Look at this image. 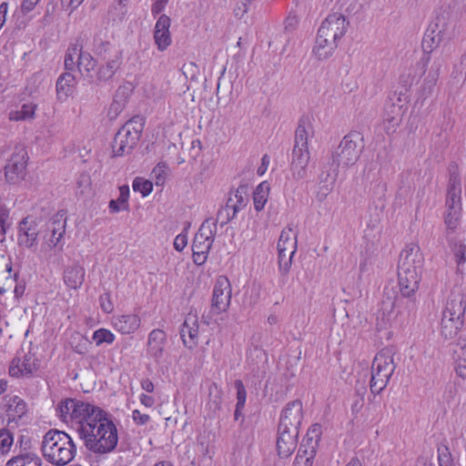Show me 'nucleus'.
I'll return each mask as SVG.
<instances>
[{
    "instance_id": "nucleus-23",
    "label": "nucleus",
    "mask_w": 466,
    "mask_h": 466,
    "mask_svg": "<svg viewBox=\"0 0 466 466\" xmlns=\"http://www.w3.org/2000/svg\"><path fill=\"white\" fill-rule=\"evenodd\" d=\"M166 343V332L160 329H154L148 334L147 355L156 361H158L163 357Z\"/></svg>"
},
{
    "instance_id": "nucleus-57",
    "label": "nucleus",
    "mask_w": 466,
    "mask_h": 466,
    "mask_svg": "<svg viewBox=\"0 0 466 466\" xmlns=\"http://www.w3.org/2000/svg\"><path fill=\"white\" fill-rule=\"evenodd\" d=\"M141 388L148 393H152L155 390L154 383L149 379H145L141 381Z\"/></svg>"
},
{
    "instance_id": "nucleus-45",
    "label": "nucleus",
    "mask_w": 466,
    "mask_h": 466,
    "mask_svg": "<svg viewBox=\"0 0 466 466\" xmlns=\"http://www.w3.org/2000/svg\"><path fill=\"white\" fill-rule=\"evenodd\" d=\"M167 175V166L165 163H158L152 170V177L157 186L164 185Z\"/></svg>"
},
{
    "instance_id": "nucleus-28",
    "label": "nucleus",
    "mask_w": 466,
    "mask_h": 466,
    "mask_svg": "<svg viewBox=\"0 0 466 466\" xmlns=\"http://www.w3.org/2000/svg\"><path fill=\"white\" fill-rule=\"evenodd\" d=\"M66 226V218L63 211L57 212L51 220L50 228L52 236L48 240V246L50 248L56 247L61 241Z\"/></svg>"
},
{
    "instance_id": "nucleus-52",
    "label": "nucleus",
    "mask_w": 466,
    "mask_h": 466,
    "mask_svg": "<svg viewBox=\"0 0 466 466\" xmlns=\"http://www.w3.org/2000/svg\"><path fill=\"white\" fill-rule=\"evenodd\" d=\"M167 0H156L151 7V12L154 16L159 15L166 7Z\"/></svg>"
},
{
    "instance_id": "nucleus-21",
    "label": "nucleus",
    "mask_w": 466,
    "mask_h": 466,
    "mask_svg": "<svg viewBox=\"0 0 466 466\" xmlns=\"http://www.w3.org/2000/svg\"><path fill=\"white\" fill-rule=\"evenodd\" d=\"M170 18L162 15L157 20L154 28V42L159 51H165L172 43L170 34Z\"/></svg>"
},
{
    "instance_id": "nucleus-14",
    "label": "nucleus",
    "mask_w": 466,
    "mask_h": 466,
    "mask_svg": "<svg viewBox=\"0 0 466 466\" xmlns=\"http://www.w3.org/2000/svg\"><path fill=\"white\" fill-rule=\"evenodd\" d=\"M39 368L37 359L28 353L12 360L9 365V375L13 378H31Z\"/></svg>"
},
{
    "instance_id": "nucleus-63",
    "label": "nucleus",
    "mask_w": 466,
    "mask_h": 466,
    "mask_svg": "<svg viewBox=\"0 0 466 466\" xmlns=\"http://www.w3.org/2000/svg\"><path fill=\"white\" fill-rule=\"evenodd\" d=\"M346 466H362L360 461L358 458H353Z\"/></svg>"
},
{
    "instance_id": "nucleus-38",
    "label": "nucleus",
    "mask_w": 466,
    "mask_h": 466,
    "mask_svg": "<svg viewBox=\"0 0 466 466\" xmlns=\"http://www.w3.org/2000/svg\"><path fill=\"white\" fill-rule=\"evenodd\" d=\"M454 355L456 374L462 379H466V344L456 350Z\"/></svg>"
},
{
    "instance_id": "nucleus-17",
    "label": "nucleus",
    "mask_w": 466,
    "mask_h": 466,
    "mask_svg": "<svg viewBox=\"0 0 466 466\" xmlns=\"http://www.w3.org/2000/svg\"><path fill=\"white\" fill-rule=\"evenodd\" d=\"M303 419V405L299 400L289 402L282 410L279 426L286 429L299 428Z\"/></svg>"
},
{
    "instance_id": "nucleus-3",
    "label": "nucleus",
    "mask_w": 466,
    "mask_h": 466,
    "mask_svg": "<svg viewBox=\"0 0 466 466\" xmlns=\"http://www.w3.org/2000/svg\"><path fill=\"white\" fill-rule=\"evenodd\" d=\"M45 460L54 466H66L77 452L73 438L63 431L50 430L43 437L41 445Z\"/></svg>"
},
{
    "instance_id": "nucleus-64",
    "label": "nucleus",
    "mask_w": 466,
    "mask_h": 466,
    "mask_svg": "<svg viewBox=\"0 0 466 466\" xmlns=\"http://www.w3.org/2000/svg\"><path fill=\"white\" fill-rule=\"evenodd\" d=\"M380 466H392V462L390 460H382Z\"/></svg>"
},
{
    "instance_id": "nucleus-55",
    "label": "nucleus",
    "mask_w": 466,
    "mask_h": 466,
    "mask_svg": "<svg viewBox=\"0 0 466 466\" xmlns=\"http://www.w3.org/2000/svg\"><path fill=\"white\" fill-rule=\"evenodd\" d=\"M139 400L140 403L147 408H151L155 404V399L152 396L145 393L140 394Z\"/></svg>"
},
{
    "instance_id": "nucleus-53",
    "label": "nucleus",
    "mask_w": 466,
    "mask_h": 466,
    "mask_svg": "<svg viewBox=\"0 0 466 466\" xmlns=\"http://www.w3.org/2000/svg\"><path fill=\"white\" fill-rule=\"evenodd\" d=\"M77 185L83 193L84 189L88 188L91 186L90 177L86 174H81L77 179Z\"/></svg>"
},
{
    "instance_id": "nucleus-42",
    "label": "nucleus",
    "mask_w": 466,
    "mask_h": 466,
    "mask_svg": "<svg viewBox=\"0 0 466 466\" xmlns=\"http://www.w3.org/2000/svg\"><path fill=\"white\" fill-rule=\"evenodd\" d=\"M133 190L139 192L143 198L147 197L153 190V183L143 177H136L132 184Z\"/></svg>"
},
{
    "instance_id": "nucleus-39",
    "label": "nucleus",
    "mask_w": 466,
    "mask_h": 466,
    "mask_svg": "<svg viewBox=\"0 0 466 466\" xmlns=\"http://www.w3.org/2000/svg\"><path fill=\"white\" fill-rule=\"evenodd\" d=\"M437 459L439 466H456L450 448L446 443H440L438 445Z\"/></svg>"
},
{
    "instance_id": "nucleus-36",
    "label": "nucleus",
    "mask_w": 466,
    "mask_h": 466,
    "mask_svg": "<svg viewBox=\"0 0 466 466\" xmlns=\"http://www.w3.org/2000/svg\"><path fill=\"white\" fill-rule=\"evenodd\" d=\"M111 49L109 41L105 40L101 35H96L93 38L92 50L99 57L105 59Z\"/></svg>"
},
{
    "instance_id": "nucleus-24",
    "label": "nucleus",
    "mask_w": 466,
    "mask_h": 466,
    "mask_svg": "<svg viewBox=\"0 0 466 466\" xmlns=\"http://www.w3.org/2000/svg\"><path fill=\"white\" fill-rule=\"evenodd\" d=\"M86 278V270L84 267L74 264L65 268L63 273V281L68 289H79Z\"/></svg>"
},
{
    "instance_id": "nucleus-22",
    "label": "nucleus",
    "mask_w": 466,
    "mask_h": 466,
    "mask_svg": "<svg viewBox=\"0 0 466 466\" xmlns=\"http://www.w3.org/2000/svg\"><path fill=\"white\" fill-rule=\"evenodd\" d=\"M5 414L6 416L7 425L17 424L18 421L26 414L27 404L19 396H11L5 398Z\"/></svg>"
},
{
    "instance_id": "nucleus-54",
    "label": "nucleus",
    "mask_w": 466,
    "mask_h": 466,
    "mask_svg": "<svg viewBox=\"0 0 466 466\" xmlns=\"http://www.w3.org/2000/svg\"><path fill=\"white\" fill-rule=\"evenodd\" d=\"M209 252H200V250L193 251V261L195 264L200 266L203 265L207 258Z\"/></svg>"
},
{
    "instance_id": "nucleus-8",
    "label": "nucleus",
    "mask_w": 466,
    "mask_h": 466,
    "mask_svg": "<svg viewBox=\"0 0 466 466\" xmlns=\"http://www.w3.org/2000/svg\"><path fill=\"white\" fill-rule=\"evenodd\" d=\"M143 127L141 124L130 120L116 134L112 148L116 156L129 152L139 141Z\"/></svg>"
},
{
    "instance_id": "nucleus-5",
    "label": "nucleus",
    "mask_w": 466,
    "mask_h": 466,
    "mask_svg": "<svg viewBox=\"0 0 466 466\" xmlns=\"http://www.w3.org/2000/svg\"><path fill=\"white\" fill-rule=\"evenodd\" d=\"M313 135V128L309 120H300L295 132V145L292 152L291 171L297 179L306 176V167L310 154L309 149V137Z\"/></svg>"
},
{
    "instance_id": "nucleus-12",
    "label": "nucleus",
    "mask_w": 466,
    "mask_h": 466,
    "mask_svg": "<svg viewBox=\"0 0 466 466\" xmlns=\"http://www.w3.org/2000/svg\"><path fill=\"white\" fill-rule=\"evenodd\" d=\"M362 139L359 136H345L339 144V162L344 166L354 165L362 152Z\"/></svg>"
},
{
    "instance_id": "nucleus-9",
    "label": "nucleus",
    "mask_w": 466,
    "mask_h": 466,
    "mask_svg": "<svg viewBox=\"0 0 466 466\" xmlns=\"http://www.w3.org/2000/svg\"><path fill=\"white\" fill-rule=\"evenodd\" d=\"M297 244L296 231L290 227L283 228L277 245L279 267L282 274H287L291 268L292 259L297 251Z\"/></svg>"
},
{
    "instance_id": "nucleus-48",
    "label": "nucleus",
    "mask_w": 466,
    "mask_h": 466,
    "mask_svg": "<svg viewBox=\"0 0 466 466\" xmlns=\"http://www.w3.org/2000/svg\"><path fill=\"white\" fill-rule=\"evenodd\" d=\"M99 304L101 309L105 313H111L115 309L114 303L111 299V294L109 292H105L99 297Z\"/></svg>"
},
{
    "instance_id": "nucleus-43",
    "label": "nucleus",
    "mask_w": 466,
    "mask_h": 466,
    "mask_svg": "<svg viewBox=\"0 0 466 466\" xmlns=\"http://www.w3.org/2000/svg\"><path fill=\"white\" fill-rule=\"evenodd\" d=\"M440 37L435 34V31L426 33L421 43L422 49L425 53L430 54L438 46Z\"/></svg>"
},
{
    "instance_id": "nucleus-18",
    "label": "nucleus",
    "mask_w": 466,
    "mask_h": 466,
    "mask_svg": "<svg viewBox=\"0 0 466 466\" xmlns=\"http://www.w3.org/2000/svg\"><path fill=\"white\" fill-rule=\"evenodd\" d=\"M216 228V224L209 220H206L202 223L195 235L192 251L200 250V252H209L214 242Z\"/></svg>"
},
{
    "instance_id": "nucleus-60",
    "label": "nucleus",
    "mask_w": 466,
    "mask_h": 466,
    "mask_svg": "<svg viewBox=\"0 0 466 466\" xmlns=\"http://www.w3.org/2000/svg\"><path fill=\"white\" fill-rule=\"evenodd\" d=\"M247 12L246 4L242 3L241 6H238L234 10V13L237 16L242 15L244 13Z\"/></svg>"
},
{
    "instance_id": "nucleus-26",
    "label": "nucleus",
    "mask_w": 466,
    "mask_h": 466,
    "mask_svg": "<svg viewBox=\"0 0 466 466\" xmlns=\"http://www.w3.org/2000/svg\"><path fill=\"white\" fill-rule=\"evenodd\" d=\"M41 457L34 451L24 450L11 457L5 466H42Z\"/></svg>"
},
{
    "instance_id": "nucleus-61",
    "label": "nucleus",
    "mask_w": 466,
    "mask_h": 466,
    "mask_svg": "<svg viewBox=\"0 0 466 466\" xmlns=\"http://www.w3.org/2000/svg\"><path fill=\"white\" fill-rule=\"evenodd\" d=\"M84 0H70L69 3H68V5L70 7V11H74L76 7H78L81 3L83 2Z\"/></svg>"
},
{
    "instance_id": "nucleus-4",
    "label": "nucleus",
    "mask_w": 466,
    "mask_h": 466,
    "mask_svg": "<svg viewBox=\"0 0 466 466\" xmlns=\"http://www.w3.org/2000/svg\"><path fill=\"white\" fill-rule=\"evenodd\" d=\"M56 410L63 422L79 425L81 433L86 424L93 423L104 411L94 404L76 399H66L60 401Z\"/></svg>"
},
{
    "instance_id": "nucleus-59",
    "label": "nucleus",
    "mask_w": 466,
    "mask_h": 466,
    "mask_svg": "<svg viewBox=\"0 0 466 466\" xmlns=\"http://www.w3.org/2000/svg\"><path fill=\"white\" fill-rule=\"evenodd\" d=\"M83 339V341H84V344H83V345L76 346V349H75L76 352H77V353H79V354H84V353H86V344H87V341H86V339Z\"/></svg>"
},
{
    "instance_id": "nucleus-10",
    "label": "nucleus",
    "mask_w": 466,
    "mask_h": 466,
    "mask_svg": "<svg viewBox=\"0 0 466 466\" xmlns=\"http://www.w3.org/2000/svg\"><path fill=\"white\" fill-rule=\"evenodd\" d=\"M28 154L25 147H15L5 166V177L7 183L20 184L27 174Z\"/></svg>"
},
{
    "instance_id": "nucleus-7",
    "label": "nucleus",
    "mask_w": 466,
    "mask_h": 466,
    "mask_svg": "<svg viewBox=\"0 0 466 466\" xmlns=\"http://www.w3.org/2000/svg\"><path fill=\"white\" fill-rule=\"evenodd\" d=\"M395 370L393 353L384 348L374 357L371 367L370 390L379 394L384 390Z\"/></svg>"
},
{
    "instance_id": "nucleus-50",
    "label": "nucleus",
    "mask_w": 466,
    "mask_h": 466,
    "mask_svg": "<svg viewBox=\"0 0 466 466\" xmlns=\"http://www.w3.org/2000/svg\"><path fill=\"white\" fill-rule=\"evenodd\" d=\"M187 245V234H178L174 240V248L177 251H182Z\"/></svg>"
},
{
    "instance_id": "nucleus-40",
    "label": "nucleus",
    "mask_w": 466,
    "mask_h": 466,
    "mask_svg": "<svg viewBox=\"0 0 466 466\" xmlns=\"http://www.w3.org/2000/svg\"><path fill=\"white\" fill-rule=\"evenodd\" d=\"M92 339L99 347L104 343L112 344L116 339V336L111 330L100 328L93 332Z\"/></svg>"
},
{
    "instance_id": "nucleus-15",
    "label": "nucleus",
    "mask_w": 466,
    "mask_h": 466,
    "mask_svg": "<svg viewBox=\"0 0 466 466\" xmlns=\"http://www.w3.org/2000/svg\"><path fill=\"white\" fill-rule=\"evenodd\" d=\"M110 323L121 335H133L141 328L142 319L139 313L129 312L113 316Z\"/></svg>"
},
{
    "instance_id": "nucleus-25",
    "label": "nucleus",
    "mask_w": 466,
    "mask_h": 466,
    "mask_svg": "<svg viewBox=\"0 0 466 466\" xmlns=\"http://www.w3.org/2000/svg\"><path fill=\"white\" fill-rule=\"evenodd\" d=\"M466 300L462 294H456L449 299L442 316L450 319L464 320Z\"/></svg>"
},
{
    "instance_id": "nucleus-11",
    "label": "nucleus",
    "mask_w": 466,
    "mask_h": 466,
    "mask_svg": "<svg viewBox=\"0 0 466 466\" xmlns=\"http://www.w3.org/2000/svg\"><path fill=\"white\" fill-rule=\"evenodd\" d=\"M232 288L229 279L226 276H218L216 279L211 299V310L215 314L226 312L230 305Z\"/></svg>"
},
{
    "instance_id": "nucleus-16",
    "label": "nucleus",
    "mask_w": 466,
    "mask_h": 466,
    "mask_svg": "<svg viewBox=\"0 0 466 466\" xmlns=\"http://www.w3.org/2000/svg\"><path fill=\"white\" fill-rule=\"evenodd\" d=\"M299 431L296 428L278 429L277 451L281 459L289 458L295 451L298 445Z\"/></svg>"
},
{
    "instance_id": "nucleus-34",
    "label": "nucleus",
    "mask_w": 466,
    "mask_h": 466,
    "mask_svg": "<svg viewBox=\"0 0 466 466\" xmlns=\"http://www.w3.org/2000/svg\"><path fill=\"white\" fill-rule=\"evenodd\" d=\"M129 187L124 185L119 187V197L117 199H112L109 202V209L111 213H117L121 210L128 209Z\"/></svg>"
},
{
    "instance_id": "nucleus-33",
    "label": "nucleus",
    "mask_w": 466,
    "mask_h": 466,
    "mask_svg": "<svg viewBox=\"0 0 466 466\" xmlns=\"http://www.w3.org/2000/svg\"><path fill=\"white\" fill-rule=\"evenodd\" d=\"M446 208H461V186L456 178L451 181L447 193Z\"/></svg>"
},
{
    "instance_id": "nucleus-37",
    "label": "nucleus",
    "mask_w": 466,
    "mask_h": 466,
    "mask_svg": "<svg viewBox=\"0 0 466 466\" xmlns=\"http://www.w3.org/2000/svg\"><path fill=\"white\" fill-rule=\"evenodd\" d=\"M462 208H447L444 215V222L448 229L455 230L461 217Z\"/></svg>"
},
{
    "instance_id": "nucleus-44",
    "label": "nucleus",
    "mask_w": 466,
    "mask_h": 466,
    "mask_svg": "<svg viewBox=\"0 0 466 466\" xmlns=\"http://www.w3.org/2000/svg\"><path fill=\"white\" fill-rule=\"evenodd\" d=\"M235 388L237 390V405H236V413L241 411L244 408L247 399V391L243 382L240 380H237L235 381Z\"/></svg>"
},
{
    "instance_id": "nucleus-56",
    "label": "nucleus",
    "mask_w": 466,
    "mask_h": 466,
    "mask_svg": "<svg viewBox=\"0 0 466 466\" xmlns=\"http://www.w3.org/2000/svg\"><path fill=\"white\" fill-rule=\"evenodd\" d=\"M40 0H23L22 9L29 12L32 11Z\"/></svg>"
},
{
    "instance_id": "nucleus-1",
    "label": "nucleus",
    "mask_w": 466,
    "mask_h": 466,
    "mask_svg": "<svg viewBox=\"0 0 466 466\" xmlns=\"http://www.w3.org/2000/svg\"><path fill=\"white\" fill-rule=\"evenodd\" d=\"M425 257L417 242L405 245L398 263V286L404 298H413L420 289Z\"/></svg>"
},
{
    "instance_id": "nucleus-41",
    "label": "nucleus",
    "mask_w": 466,
    "mask_h": 466,
    "mask_svg": "<svg viewBox=\"0 0 466 466\" xmlns=\"http://www.w3.org/2000/svg\"><path fill=\"white\" fill-rule=\"evenodd\" d=\"M14 434L6 428L0 429V454L6 455L14 445Z\"/></svg>"
},
{
    "instance_id": "nucleus-58",
    "label": "nucleus",
    "mask_w": 466,
    "mask_h": 466,
    "mask_svg": "<svg viewBox=\"0 0 466 466\" xmlns=\"http://www.w3.org/2000/svg\"><path fill=\"white\" fill-rule=\"evenodd\" d=\"M310 434H314V436L316 438H319L320 435V425H319V424L312 425L309 429L307 435L309 436Z\"/></svg>"
},
{
    "instance_id": "nucleus-19",
    "label": "nucleus",
    "mask_w": 466,
    "mask_h": 466,
    "mask_svg": "<svg viewBox=\"0 0 466 466\" xmlns=\"http://www.w3.org/2000/svg\"><path fill=\"white\" fill-rule=\"evenodd\" d=\"M181 339L189 350L195 349L199 341V323L196 314H188L180 329Z\"/></svg>"
},
{
    "instance_id": "nucleus-32",
    "label": "nucleus",
    "mask_w": 466,
    "mask_h": 466,
    "mask_svg": "<svg viewBox=\"0 0 466 466\" xmlns=\"http://www.w3.org/2000/svg\"><path fill=\"white\" fill-rule=\"evenodd\" d=\"M270 186L268 181L259 183L253 193V204L257 211H261L268 202Z\"/></svg>"
},
{
    "instance_id": "nucleus-13",
    "label": "nucleus",
    "mask_w": 466,
    "mask_h": 466,
    "mask_svg": "<svg viewBox=\"0 0 466 466\" xmlns=\"http://www.w3.org/2000/svg\"><path fill=\"white\" fill-rule=\"evenodd\" d=\"M348 22L344 15L333 13L322 22L318 34L338 43L346 33Z\"/></svg>"
},
{
    "instance_id": "nucleus-47",
    "label": "nucleus",
    "mask_w": 466,
    "mask_h": 466,
    "mask_svg": "<svg viewBox=\"0 0 466 466\" xmlns=\"http://www.w3.org/2000/svg\"><path fill=\"white\" fill-rule=\"evenodd\" d=\"M453 252L458 267L462 266L466 262V245L463 243L455 244Z\"/></svg>"
},
{
    "instance_id": "nucleus-49",
    "label": "nucleus",
    "mask_w": 466,
    "mask_h": 466,
    "mask_svg": "<svg viewBox=\"0 0 466 466\" xmlns=\"http://www.w3.org/2000/svg\"><path fill=\"white\" fill-rule=\"evenodd\" d=\"M132 420L137 425H145L149 421L150 417L147 413H142L139 410H134L132 411Z\"/></svg>"
},
{
    "instance_id": "nucleus-35",
    "label": "nucleus",
    "mask_w": 466,
    "mask_h": 466,
    "mask_svg": "<svg viewBox=\"0 0 466 466\" xmlns=\"http://www.w3.org/2000/svg\"><path fill=\"white\" fill-rule=\"evenodd\" d=\"M37 106L34 103L24 104L20 110H11L8 115L10 121H25L35 117Z\"/></svg>"
},
{
    "instance_id": "nucleus-30",
    "label": "nucleus",
    "mask_w": 466,
    "mask_h": 466,
    "mask_svg": "<svg viewBox=\"0 0 466 466\" xmlns=\"http://www.w3.org/2000/svg\"><path fill=\"white\" fill-rule=\"evenodd\" d=\"M337 47L338 43L318 34L313 53L318 59L324 60L332 56Z\"/></svg>"
},
{
    "instance_id": "nucleus-62",
    "label": "nucleus",
    "mask_w": 466,
    "mask_h": 466,
    "mask_svg": "<svg viewBox=\"0 0 466 466\" xmlns=\"http://www.w3.org/2000/svg\"><path fill=\"white\" fill-rule=\"evenodd\" d=\"M8 383L5 380H0V396L6 391Z\"/></svg>"
},
{
    "instance_id": "nucleus-46",
    "label": "nucleus",
    "mask_w": 466,
    "mask_h": 466,
    "mask_svg": "<svg viewBox=\"0 0 466 466\" xmlns=\"http://www.w3.org/2000/svg\"><path fill=\"white\" fill-rule=\"evenodd\" d=\"M10 227V210L5 207H0V234L5 235Z\"/></svg>"
},
{
    "instance_id": "nucleus-20",
    "label": "nucleus",
    "mask_w": 466,
    "mask_h": 466,
    "mask_svg": "<svg viewBox=\"0 0 466 466\" xmlns=\"http://www.w3.org/2000/svg\"><path fill=\"white\" fill-rule=\"evenodd\" d=\"M37 237L36 222L30 217L24 218L18 226L17 241L19 246L30 248L36 244Z\"/></svg>"
},
{
    "instance_id": "nucleus-29",
    "label": "nucleus",
    "mask_w": 466,
    "mask_h": 466,
    "mask_svg": "<svg viewBox=\"0 0 466 466\" xmlns=\"http://www.w3.org/2000/svg\"><path fill=\"white\" fill-rule=\"evenodd\" d=\"M312 438L307 441V444H302L296 455L294 466H313L317 450L316 444L311 443Z\"/></svg>"
},
{
    "instance_id": "nucleus-27",
    "label": "nucleus",
    "mask_w": 466,
    "mask_h": 466,
    "mask_svg": "<svg viewBox=\"0 0 466 466\" xmlns=\"http://www.w3.org/2000/svg\"><path fill=\"white\" fill-rule=\"evenodd\" d=\"M76 81L69 73H63L56 81V96L58 100L66 101L75 92Z\"/></svg>"
},
{
    "instance_id": "nucleus-6",
    "label": "nucleus",
    "mask_w": 466,
    "mask_h": 466,
    "mask_svg": "<svg viewBox=\"0 0 466 466\" xmlns=\"http://www.w3.org/2000/svg\"><path fill=\"white\" fill-rule=\"evenodd\" d=\"M76 60H77V67L80 74L86 77H92L95 74L98 79L110 77L114 72V62L107 64L106 71L101 68L96 70V61L87 52L82 51L77 45H73L68 47L65 56V66L68 70H72L76 66Z\"/></svg>"
},
{
    "instance_id": "nucleus-31",
    "label": "nucleus",
    "mask_w": 466,
    "mask_h": 466,
    "mask_svg": "<svg viewBox=\"0 0 466 466\" xmlns=\"http://www.w3.org/2000/svg\"><path fill=\"white\" fill-rule=\"evenodd\" d=\"M464 325V320H461L458 319H450L447 317L441 318V334L445 339H454Z\"/></svg>"
},
{
    "instance_id": "nucleus-51",
    "label": "nucleus",
    "mask_w": 466,
    "mask_h": 466,
    "mask_svg": "<svg viewBox=\"0 0 466 466\" xmlns=\"http://www.w3.org/2000/svg\"><path fill=\"white\" fill-rule=\"evenodd\" d=\"M270 164V157L268 155H264L261 158V164L257 169V174L259 177H262L268 170V166Z\"/></svg>"
},
{
    "instance_id": "nucleus-2",
    "label": "nucleus",
    "mask_w": 466,
    "mask_h": 466,
    "mask_svg": "<svg viewBox=\"0 0 466 466\" xmlns=\"http://www.w3.org/2000/svg\"><path fill=\"white\" fill-rule=\"evenodd\" d=\"M81 435L86 446L96 453L112 451L118 441L116 427L105 411L93 423L86 424Z\"/></svg>"
}]
</instances>
